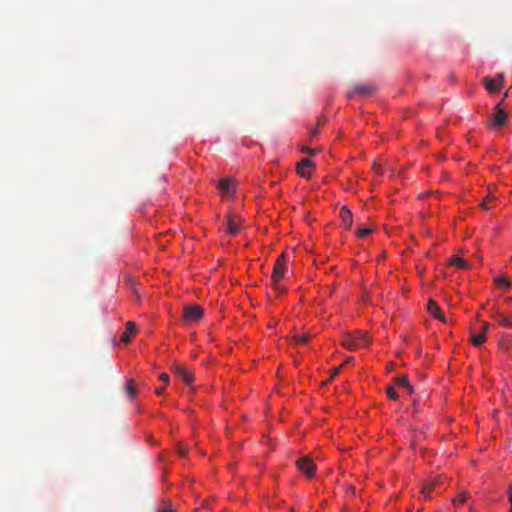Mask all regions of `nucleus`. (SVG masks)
<instances>
[{"instance_id":"obj_35","label":"nucleus","mask_w":512,"mask_h":512,"mask_svg":"<svg viewBox=\"0 0 512 512\" xmlns=\"http://www.w3.org/2000/svg\"><path fill=\"white\" fill-rule=\"evenodd\" d=\"M353 359L354 358L352 356H349L346 358L345 363H349V362L353 361Z\"/></svg>"},{"instance_id":"obj_8","label":"nucleus","mask_w":512,"mask_h":512,"mask_svg":"<svg viewBox=\"0 0 512 512\" xmlns=\"http://www.w3.org/2000/svg\"><path fill=\"white\" fill-rule=\"evenodd\" d=\"M442 485V478H437L426 482L421 490V493L425 498H431V494L434 491L440 492L438 488Z\"/></svg>"},{"instance_id":"obj_21","label":"nucleus","mask_w":512,"mask_h":512,"mask_svg":"<svg viewBox=\"0 0 512 512\" xmlns=\"http://www.w3.org/2000/svg\"><path fill=\"white\" fill-rule=\"evenodd\" d=\"M125 392L133 398L136 395V388L133 380H129L125 387Z\"/></svg>"},{"instance_id":"obj_34","label":"nucleus","mask_w":512,"mask_h":512,"mask_svg":"<svg viewBox=\"0 0 512 512\" xmlns=\"http://www.w3.org/2000/svg\"><path fill=\"white\" fill-rule=\"evenodd\" d=\"M162 512H174V510L171 507L163 508Z\"/></svg>"},{"instance_id":"obj_38","label":"nucleus","mask_w":512,"mask_h":512,"mask_svg":"<svg viewBox=\"0 0 512 512\" xmlns=\"http://www.w3.org/2000/svg\"><path fill=\"white\" fill-rule=\"evenodd\" d=\"M322 122H325V119H323V120H322V119H319V120H318V124H321Z\"/></svg>"},{"instance_id":"obj_18","label":"nucleus","mask_w":512,"mask_h":512,"mask_svg":"<svg viewBox=\"0 0 512 512\" xmlns=\"http://www.w3.org/2000/svg\"><path fill=\"white\" fill-rule=\"evenodd\" d=\"M451 265H454L460 269H466L468 268V263L466 260L460 258V257H454L450 259L449 262Z\"/></svg>"},{"instance_id":"obj_29","label":"nucleus","mask_w":512,"mask_h":512,"mask_svg":"<svg viewBox=\"0 0 512 512\" xmlns=\"http://www.w3.org/2000/svg\"><path fill=\"white\" fill-rule=\"evenodd\" d=\"M177 452H178V454L180 456H185V450H184V447L181 444L178 445Z\"/></svg>"},{"instance_id":"obj_3","label":"nucleus","mask_w":512,"mask_h":512,"mask_svg":"<svg viewBox=\"0 0 512 512\" xmlns=\"http://www.w3.org/2000/svg\"><path fill=\"white\" fill-rule=\"evenodd\" d=\"M204 314L203 309L196 304L186 305L183 309V318L187 322L198 321Z\"/></svg>"},{"instance_id":"obj_13","label":"nucleus","mask_w":512,"mask_h":512,"mask_svg":"<svg viewBox=\"0 0 512 512\" xmlns=\"http://www.w3.org/2000/svg\"><path fill=\"white\" fill-rule=\"evenodd\" d=\"M313 165L312 161L309 158H303L297 165V171L302 177H309L310 173L305 171V168L311 167Z\"/></svg>"},{"instance_id":"obj_6","label":"nucleus","mask_w":512,"mask_h":512,"mask_svg":"<svg viewBox=\"0 0 512 512\" xmlns=\"http://www.w3.org/2000/svg\"><path fill=\"white\" fill-rule=\"evenodd\" d=\"M174 372L176 375L186 384L191 385L193 383L194 377L192 373L182 364H174L173 365Z\"/></svg>"},{"instance_id":"obj_19","label":"nucleus","mask_w":512,"mask_h":512,"mask_svg":"<svg viewBox=\"0 0 512 512\" xmlns=\"http://www.w3.org/2000/svg\"><path fill=\"white\" fill-rule=\"evenodd\" d=\"M495 284L499 288L508 289L510 288V282L505 276H498L494 279Z\"/></svg>"},{"instance_id":"obj_10","label":"nucleus","mask_w":512,"mask_h":512,"mask_svg":"<svg viewBox=\"0 0 512 512\" xmlns=\"http://www.w3.org/2000/svg\"><path fill=\"white\" fill-rule=\"evenodd\" d=\"M136 330V324L133 321H128L126 324V330L123 332L121 336V341L124 343H129L132 339V335L135 334Z\"/></svg>"},{"instance_id":"obj_26","label":"nucleus","mask_w":512,"mask_h":512,"mask_svg":"<svg viewBox=\"0 0 512 512\" xmlns=\"http://www.w3.org/2000/svg\"><path fill=\"white\" fill-rule=\"evenodd\" d=\"M159 379L163 382H165L166 384L169 383V375L166 374V373H161L160 376H159Z\"/></svg>"},{"instance_id":"obj_12","label":"nucleus","mask_w":512,"mask_h":512,"mask_svg":"<svg viewBox=\"0 0 512 512\" xmlns=\"http://www.w3.org/2000/svg\"><path fill=\"white\" fill-rule=\"evenodd\" d=\"M227 229L231 235H236L240 231V223L234 216H227Z\"/></svg>"},{"instance_id":"obj_25","label":"nucleus","mask_w":512,"mask_h":512,"mask_svg":"<svg viewBox=\"0 0 512 512\" xmlns=\"http://www.w3.org/2000/svg\"><path fill=\"white\" fill-rule=\"evenodd\" d=\"M466 497V493L463 492L460 493L454 501L458 503H464L466 501Z\"/></svg>"},{"instance_id":"obj_36","label":"nucleus","mask_w":512,"mask_h":512,"mask_svg":"<svg viewBox=\"0 0 512 512\" xmlns=\"http://www.w3.org/2000/svg\"><path fill=\"white\" fill-rule=\"evenodd\" d=\"M507 97H508V92H506V93L504 94L503 99H502V101H501V102H503Z\"/></svg>"},{"instance_id":"obj_31","label":"nucleus","mask_w":512,"mask_h":512,"mask_svg":"<svg viewBox=\"0 0 512 512\" xmlns=\"http://www.w3.org/2000/svg\"><path fill=\"white\" fill-rule=\"evenodd\" d=\"M489 328V323H483V326H482V332L481 333H484L486 335V332Z\"/></svg>"},{"instance_id":"obj_32","label":"nucleus","mask_w":512,"mask_h":512,"mask_svg":"<svg viewBox=\"0 0 512 512\" xmlns=\"http://www.w3.org/2000/svg\"><path fill=\"white\" fill-rule=\"evenodd\" d=\"M339 371H340V367L334 368V369L332 370V373H331V378H333V377H335L336 375H338Z\"/></svg>"},{"instance_id":"obj_27","label":"nucleus","mask_w":512,"mask_h":512,"mask_svg":"<svg viewBox=\"0 0 512 512\" xmlns=\"http://www.w3.org/2000/svg\"><path fill=\"white\" fill-rule=\"evenodd\" d=\"M302 151L304 153H307V154H310V155H315L316 154L315 150H312V149H310V148H308L306 146L302 147Z\"/></svg>"},{"instance_id":"obj_17","label":"nucleus","mask_w":512,"mask_h":512,"mask_svg":"<svg viewBox=\"0 0 512 512\" xmlns=\"http://www.w3.org/2000/svg\"><path fill=\"white\" fill-rule=\"evenodd\" d=\"M219 189L223 194H230L233 191V181L230 179H223L219 183Z\"/></svg>"},{"instance_id":"obj_9","label":"nucleus","mask_w":512,"mask_h":512,"mask_svg":"<svg viewBox=\"0 0 512 512\" xmlns=\"http://www.w3.org/2000/svg\"><path fill=\"white\" fill-rule=\"evenodd\" d=\"M376 91V87L372 84H356L353 89L348 92L347 97L352 98L355 94L370 95Z\"/></svg>"},{"instance_id":"obj_11","label":"nucleus","mask_w":512,"mask_h":512,"mask_svg":"<svg viewBox=\"0 0 512 512\" xmlns=\"http://www.w3.org/2000/svg\"><path fill=\"white\" fill-rule=\"evenodd\" d=\"M493 317L503 327H509L512 325V318L509 315H505L495 310L493 313Z\"/></svg>"},{"instance_id":"obj_1","label":"nucleus","mask_w":512,"mask_h":512,"mask_svg":"<svg viewBox=\"0 0 512 512\" xmlns=\"http://www.w3.org/2000/svg\"><path fill=\"white\" fill-rule=\"evenodd\" d=\"M342 345L351 351L366 348L369 346V339L366 334L361 331L355 333H347L342 340Z\"/></svg>"},{"instance_id":"obj_24","label":"nucleus","mask_w":512,"mask_h":512,"mask_svg":"<svg viewBox=\"0 0 512 512\" xmlns=\"http://www.w3.org/2000/svg\"><path fill=\"white\" fill-rule=\"evenodd\" d=\"M370 233H371L370 228H361L358 230L357 235L359 237H365V236L369 235Z\"/></svg>"},{"instance_id":"obj_30","label":"nucleus","mask_w":512,"mask_h":512,"mask_svg":"<svg viewBox=\"0 0 512 512\" xmlns=\"http://www.w3.org/2000/svg\"><path fill=\"white\" fill-rule=\"evenodd\" d=\"M273 286L276 290H279L280 292L284 291V288L279 285V282H273Z\"/></svg>"},{"instance_id":"obj_7","label":"nucleus","mask_w":512,"mask_h":512,"mask_svg":"<svg viewBox=\"0 0 512 512\" xmlns=\"http://www.w3.org/2000/svg\"><path fill=\"white\" fill-rule=\"evenodd\" d=\"M285 256L281 254L276 263L274 264L272 280L273 282H279L285 275V267H284Z\"/></svg>"},{"instance_id":"obj_4","label":"nucleus","mask_w":512,"mask_h":512,"mask_svg":"<svg viewBox=\"0 0 512 512\" xmlns=\"http://www.w3.org/2000/svg\"><path fill=\"white\" fill-rule=\"evenodd\" d=\"M296 465L298 469L305 474L307 477H312L316 471V465L313 463L311 458L304 456L297 460Z\"/></svg>"},{"instance_id":"obj_23","label":"nucleus","mask_w":512,"mask_h":512,"mask_svg":"<svg viewBox=\"0 0 512 512\" xmlns=\"http://www.w3.org/2000/svg\"><path fill=\"white\" fill-rule=\"evenodd\" d=\"M386 392H387V395L389 396V398H391L393 400L398 399V394L396 393L395 389L392 386H388L386 388Z\"/></svg>"},{"instance_id":"obj_16","label":"nucleus","mask_w":512,"mask_h":512,"mask_svg":"<svg viewBox=\"0 0 512 512\" xmlns=\"http://www.w3.org/2000/svg\"><path fill=\"white\" fill-rule=\"evenodd\" d=\"M395 383L403 388H409V393L412 394L414 392L413 386L410 384L408 377L406 375H400L395 377Z\"/></svg>"},{"instance_id":"obj_14","label":"nucleus","mask_w":512,"mask_h":512,"mask_svg":"<svg viewBox=\"0 0 512 512\" xmlns=\"http://www.w3.org/2000/svg\"><path fill=\"white\" fill-rule=\"evenodd\" d=\"M427 308L429 310V312L436 318L440 319L441 321L445 322V318L444 316L442 315L441 311H440V307L438 306V304L433 301V300H429L428 301V305H427Z\"/></svg>"},{"instance_id":"obj_22","label":"nucleus","mask_w":512,"mask_h":512,"mask_svg":"<svg viewBox=\"0 0 512 512\" xmlns=\"http://www.w3.org/2000/svg\"><path fill=\"white\" fill-rule=\"evenodd\" d=\"M312 336L308 333H305V334H301V335H296L295 336V339L297 342L299 343H302V344H305L308 342V340L311 338Z\"/></svg>"},{"instance_id":"obj_5","label":"nucleus","mask_w":512,"mask_h":512,"mask_svg":"<svg viewBox=\"0 0 512 512\" xmlns=\"http://www.w3.org/2000/svg\"><path fill=\"white\" fill-rule=\"evenodd\" d=\"M503 80V74H498L496 79L487 76L483 78V85L490 93H495L501 90Z\"/></svg>"},{"instance_id":"obj_15","label":"nucleus","mask_w":512,"mask_h":512,"mask_svg":"<svg viewBox=\"0 0 512 512\" xmlns=\"http://www.w3.org/2000/svg\"><path fill=\"white\" fill-rule=\"evenodd\" d=\"M340 218L343 224L347 227H351L353 223V217L351 211L347 207H342L340 210Z\"/></svg>"},{"instance_id":"obj_2","label":"nucleus","mask_w":512,"mask_h":512,"mask_svg":"<svg viewBox=\"0 0 512 512\" xmlns=\"http://www.w3.org/2000/svg\"><path fill=\"white\" fill-rule=\"evenodd\" d=\"M508 119V114L502 106V102H499L492 111L491 117L488 120V127L490 129L502 128Z\"/></svg>"},{"instance_id":"obj_28","label":"nucleus","mask_w":512,"mask_h":512,"mask_svg":"<svg viewBox=\"0 0 512 512\" xmlns=\"http://www.w3.org/2000/svg\"><path fill=\"white\" fill-rule=\"evenodd\" d=\"M318 133H319V129H318V127H317V126H316V127H314V128H312V129L310 130V132H309V134H310V136H311V137H315Z\"/></svg>"},{"instance_id":"obj_20","label":"nucleus","mask_w":512,"mask_h":512,"mask_svg":"<svg viewBox=\"0 0 512 512\" xmlns=\"http://www.w3.org/2000/svg\"><path fill=\"white\" fill-rule=\"evenodd\" d=\"M486 340L484 333L472 335L471 341L474 346H480Z\"/></svg>"},{"instance_id":"obj_33","label":"nucleus","mask_w":512,"mask_h":512,"mask_svg":"<svg viewBox=\"0 0 512 512\" xmlns=\"http://www.w3.org/2000/svg\"><path fill=\"white\" fill-rule=\"evenodd\" d=\"M164 390H165V387H160V388H157L155 392L157 395H161L164 392Z\"/></svg>"},{"instance_id":"obj_37","label":"nucleus","mask_w":512,"mask_h":512,"mask_svg":"<svg viewBox=\"0 0 512 512\" xmlns=\"http://www.w3.org/2000/svg\"><path fill=\"white\" fill-rule=\"evenodd\" d=\"M481 205H482V207H483L484 209H488V207L486 206L485 201H484Z\"/></svg>"}]
</instances>
